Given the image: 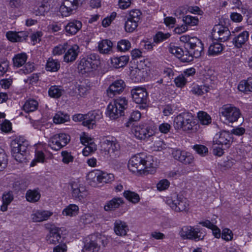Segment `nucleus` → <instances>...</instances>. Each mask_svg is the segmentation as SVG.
Returning <instances> with one entry per match:
<instances>
[{"mask_svg": "<svg viewBox=\"0 0 252 252\" xmlns=\"http://www.w3.org/2000/svg\"><path fill=\"white\" fill-rule=\"evenodd\" d=\"M170 183L166 179L160 181L157 184V187L158 190L161 191L166 189L169 187Z\"/></svg>", "mask_w": 252, "mask_h": 252, "instance_id": "338daca9", "label": "nucleus"}, {"mask_svg": "<svg viewBox=\"0 0 252 252\" xmlns=\"http://www.w3.org/2000/svg\"><path fill=\"white\" fill-rule=\"evenodd\" d=\"M70 141V136L65 133H60L54 135L49 141V145L52 149L58 151L65 146Z\"/></svg>", "mask_w": 252, "mask_h": 252, "instance_id": "2eb2a0df", "label": "nucleus"}, {"mask_svg": "<svg viewBox=\"0 0 252 252\" xmlns=\"http://www.w3.org/2000/svg\"><path fill=\"white\" fill-rule=\"evenodd\" d=\"M114 230L117 235L123 236L126 235L128 228L126 222L117 220L114 223Z\"/></svg>", "mask_w": 252, "mask_h": 252, "instance_id": "cd10ccee", "label": "nucleus"}, {"mask_svg": "<svg viewBox=\"0 0 252 252\" xmlns=\"http://www.w3.org/2000/svg\"><path fill=\"white\" fill-rule=\"evenodd\" d=\"M26 198L28 201L36 202L40 198V194L36 190L29 189L26 194Z\"/></svg>", "mask_w": 252, "mask_h": 252, "instance_id": "f704fd0d", "label": "nucleus"}, {"mask_svg": "<svg viewBox=\"0 0 252 252\" xmlns=\"http://www.w3.org/2000/svg\"><path fill=\"white\" fill-rule=\"evenodd\" d=\"M168 51L176 57L180 59L182 62L189 63L192 61V56L186 53V51L184 52L182 48L172 44H170Z\"/></svg>", "mask_w": 252, "mask_h": 252, "instance_id": "6ab92c4d", "label": "nucleus"}, {"mask_svg": "<svg viewBox=\"0 0 252 252\" xmlns=\"http://www.w3.org/2000/svg\"><path fill=\"white\" fill-rule=\"evenodd\" d=\"M181 42L185 43L186 53L189 55L196 58H199L204 54V47L201 41L196 37L183 35L180 38Z\"/></svg>", "mask_w": 252, "mask_h": 252, "instance_id": "f03ea898", "label": "nucleus"}, {"mask_svg": "<svg viewBox=\"0 0 252 252\" xmlns=\"http://www.w3.org/2000/svg\"><path fill=\"white\" fill-rule=\"evenodd\" d=\"M129 57L127 56H122L120 57H114L111 59V64L116 68L125 66L128 63Z\"/></svg>", "mask_w": 252, "mask_h": 252, "instance_id": "7c9ffc66", "label": "nucleus"}, {"mask_svg": "<svg viewBox=\"0 0 252 252\" xmlns=\"http://www.w3.org/2000/svg\"><path fill=\"white\" fill-rule=\"evenodd\" d=\"M78 210L79 208L77 205L70 204L63 210V214L66 216H73L78 214Z\"/></svg>", "mask_w": 252, "mask_h": 252, "instance_id": "a18cd8bd", "label": "nucleus"}, {"mask_svg": "<svg viewBox=\"0 0 252 252\" xmlns=\"http://www.w3.org/2000/svg\"><path fill=\"white\" fill-rule=\"evenodd\" d=\"M143 156V155L138 154L131 158L128 163V167L131 171L139 172L144 169L142 163Z\"/></svg>", "mask_w": 252, "mask_h": 252, "instance_id": "412c9836", "label": "nucleus"}, {"mask_svg": "<svg viewBox=\"0 0 252 252\" xmlns=\"http://www.w3.org/2000/svg\"><path fill=\"white\" fill-rule=\"evenodd\" d=\"M85 0H64L60 6V10L63 16H68L81 7Z\"/></svg>", "mask_w": 252, "mask_h": 252, "instance_id": "6e6552de", "label": "nucleus"}, {"mask_svg": "<svg viewBox=\"0 0 252 252\" xmlns=\"http://www.w3.org/2000/svg\"><path fill=\"white\" fill-rule=\"evenodd\" d=\"M96 180L99 183H107L113 180L114 176L106 173L97 172L95 174Z\"/></svg>", "mask_w": 252, "mask_h": 252, "instance_id": "473e14b6", "label": "nucleus"}, {"mask_svg": "<svg viewBox=\"0 0 252 252\" xmlns=\"http://www.w3.org/2000/svg\"><path fill=\"white\" fill-rule=\"evenodd\" d=\"M87 60L89 61V62L93 66V68H94V69L97 68L98 64L99 63V60H98V56L94 54H91L89 56H87L86 58Z\"/></svg>", "mask_w": 252, "mask_h": 252, "instance_id": "864d4df0", "label": "nucleus"}, {"mask_svg": "<svg viewBox=\"0 0 252 252\" xmlns=\"http://www.w3.org/2000/svg\"><path fill=\"white\" fill-rule=\"evenodd\" d=\"M233 142L231 134L228 131L222 130L216 134L213 143L220 145L224 148H229Z\"/></svg>", "mask_w": 252, "mask_h": 252, "instance_id": "4468645a", "label": "nucleus"}, {"mask_svg": "<svg viewBox=\"0 0 252 252\" xmlns=\"http://www.w3.org/2000/svg\"><path fill=\"white\" fill-rule=\"evenodd\" d=\"M142 163L144 165V169L142 170L144 173L154 174L156 172V164L153 156L149 155L144 157L143 155Z\"/></svg>", "mask_w": 252, "mask_h": 252, "instance_id": "5701e85b", "label": "nucleus"}, {"mask_svg": "<svg viewBox=\"0 0 252 252\" xmlns=\"http://www.w3.org/2000/svg\"><path fill=\"white\" fill-rule=\"evenodd\" d=\"M27 59V56L25 53L17 54L13 59L14 65L17 67H20L25 63Z\"/></svg>", "mask_w": 252, "mask_h": 252, "instance_id": "4c0bfd02", "label": "nucleus"}, {"mask_svg": "<svg viewBox=\"0 0 252 252\" xmlns=\"http://www.w3.org/2000/svg\"><path fill=\"white\" fill-rule=\"evenodd\" d=\"M113 43L109 40H102L98 43V49L101 54H109L112 51Z\"/></svg>", "mask_w": 252, "mask_h": 252, "instance_id": "c756f323", "label": "nucleus"}, {"mask_svg": "<svg viewBox=\"0 0 252 252\" xmlns=\"http://www.w3.org/2000/svg\"><path fill=\"white\" fill-rule=\"evenodd\" d=\"M9 63L6 60H0V76H2L7 71Z\"/></svg>", "mask_w": 252, "mask_h": 252, "instance_id": "69168bd1", "label": "nucleus"}, {"mask_svg": "<svg viewBox=\"0 0 252 252\" xmlns=\"http://www.w3.org/2000/svg\"><path fill=\"white\" fill-rule=\"evenodd\" d=\"M144 71L138 68L131 71V77L134 82H141L143 80Z\"/></svg>", "mask_w": 252, "mask_h": 252, "instance_id": "09e8293b", "label": "nucleus"}, {"mask_svg": "<svg viewBox=\"0 0 252 252\" xmlns=\"http://www.w3.org/2000/svg\"><path fill=\"white\" fill-rule=\"evenodd\" d=\"M79 68L82 73L91 72L94 68L93 67L91 63L86 58L83 59L79 65Z\"/></svg>", "mask_w": 252, "mask_h": 252, "instance_id": "e433bc0d", "label": "nucleus"}, {"mask_svg": "<svg viewBox=\"0 0 252 252\" xmlns=\"http://www.w3.org/2000/svg\"><path fill=\"white\" fill-rule=\"evenodd\" d=\"M72 196L79 200H82L87 195V189L85 186L78 182H73L71 184Z\"/></svg>", "mask_w": 252, "mask_h": 252, "instance_id": "4be33fe9", "label": "nucleus"}, {"mask_svg": "<svg viewBox=\"0 0 252 252\" xmlns=\"http://www.w3.org/2000/svg\"><path fill=\"white\" fill-rule=\"evenodd\" d=\"M38 103L34 99L26 101L23 106V110L26 112H32L37 109Z\"/></svg>", "mask_w": 252, "mask_h": 252, "instance_id": "ea45409f", "label": "nucleus"}, {"mask_svg": "<svg viewBox=\"0 0 252 252\" xmlns=\"http://www.w3.org/2000/svg\"><path fill=\"white\" fill-rule=\"evenodd\" d=\"M249 39V32L247 31H244L235 36L232 40L233 44L238 48L242 47Z\"/></svg>", "mask_w": 252, "mask_h": 252, "instance_id": "c85d7f7f", "label": "nucleus"}, {"mask_svg": "<svg viewBox=\"0 0 252 252\" xmlns=\"http://www.w3.org/2000/svg\"><path fill=\"white\" fill-rule=\"evenodd\" d=\"M219 112L225 120L231 123L237 121L241 115L240 109L231 104L223 105Z\"/></svg>", "mask_w": 252, "mask_h": 252, "instance_id": "423d86ee", "label": "nucleus"}, {"mask_svg": "<svg viewBox=\"0 0 252 252\" xmlns=\"http://www.w3.org/2000/svg\"><path fill=\"white\" fill-rule=\"evenodd\" d=\"M166 203L176 212H186L189 209V203L187 199L178 194H174L170 198H168Z\"/></svg>", "mask_w": 252, "mask_h": 252, "instance_id": "39448f33", "label": "nucleus"}, {"mask_svg": "<svg viewBox=\"0 0 252 252\" xmlns=\"http://www.w3.org/2000/svg\"><path fill=\"white\" fill-rule=\"evenodd\" d=\"M132 132L135 137L140 140H145L155 134L154 130L146 125L134 126Z\"/></svg>", "mask_w": 252, "mask_h": 252, "instance_id": "f8f14e48", "label": "nucleus"}, {"mask_svg": "<svg viewBox=\"0 0 252 252\" xmlns=\"http://www.w3.org/2000/svg\"><path fill=\"white\" fill-rule=\"evenodd\" d=\"M238 90L243 92H252V78H249L246 81H242L238 86Z\"/></svg>", "mask_w": 252, "mask_h": 252, "instance_id": "72a5a7b5", "label": "nucleus"}, {"mask_svg": "<svg viewBox=\"0 0 252 252\" xmlns=\"http://www.w3.org/2000/svg\"><path fill=\"white\" fill-rule=\"evenodd\" d=\"M61 235L59 233L58 229L52 228L50 232L49 236L47 240L50 243L56 244L59 242L61 239Z\"/></svg>", "mask_w": 252, "mask_h": 252, "instance_id": "58836bf2", "label": "nucleus"}, {"mask_svg": "<svg viewBox=\"0 0 252 252\" xmlns=\"http://www.w3.org/2000/svg\"><path fill=\"white\" fill-rule=\"evenodd\" d=\"M170 36L169 33H163L162 32H158L154 37V40L156 43H159L163 40L167 39Z\"/></svg>", "mask_w": 252, "mask_h": 252, "instance_id": "052dcab7", "label": "nucleus"}, {"mask_svg": "<svg viewBox=\"0 0 252 252\" xmlns=\"http://www.w3.org/2000/svg\"><path fill=\"white\" fill-rule=\"evenodd\" d=\"M130 42L126 40H122L118 43L117 48L120 51H126L130 48Z\"/></svg>", "mask_w": 252, "mask_h": 252, "instance_id": "3c124183", "label": "nucleus"}, {"mask_svg": "<svg viewBox=\"0 0 252 252\" xmlns=\"http://www.w3.org/2000/svg\"><path fill=\"white\" fill-rule=\"evenodd\" d=\"M233 233L228 228H224L222 230V232L221 233V238L222 239L229 241H231L233 239Z\"/></svg>", "mask_w": 252, "mask_h": 252, "instance_id": "680f3d73", "label": "nucleus"}, {"mask_svg": "<svg viewBox=\"0 0 252 252\" xmlns=\"http://www.w3.org/2000/svg\"><path fill=\"white\" fill-rule=\"evenodd\" d=\"M28 146L27 141L20 139H16L11 141V153L16 160L22 162L26 159L25 156L28 152Z\"/></svg>", "mask_w": 252, "mask_h": 252, "instance_id": "20e7f679", "label": "nucleus"}, {"mask_svg": "<svg viewBox=\"0 0 252 252\" xmlns=\"http://www.w3.org/2000/svg\"><path fill=\"white\" fill-rule=\"evenodd\" d=\"M85 0H64L60 6V10L63 16H68L81 7Z\"/></svg>", "mask_w": 252, "mask_h": 252, "instance_id": "9d476101", "label": "nucleus"}, {"mask_svg": "<svg viewBox=\"0 0 252 252\" xmlns=\"http://www.w3.org/2000/svg\"><path fill=\"white\" fill-rule=\"evenodd\" d=\"M126 87L125 82L122 80H118L110 85L107 89V94L110 98H112L122 93Z\"/></svg>", "mask_w": 252, "mask_h": 252, "instance_id": "aec40b11", "label": "nucleus"}, {"mask_svg": "<svg viewBox=\"0 0 252 252\" xmlns=\"http://www.w3.org/2000/svg\"><path fill=\"white\" fill-rule=\"evenodd\" d=\"M198 118L200 123L203 125H207L211 123V119L206 112L201 111L198 113Z\"/></svg>", "mask_w": 252, "mask_h": 252, "instance_id": "8fccbe9b", "label": "nucleus"}, {"mask_svg": "<svg viewBox=\"0 0 252 252\" xmlns=\"http://www.w3.org/2000/svg\"><path fill=\"white\" fill-rule=\"evenodd\" d=\"M132 98L135 103L138 104H146L147 101L148 93L146 89L136 87L131 91Z\"/></svg>", "mask_w": 252, "mask_h": 252, "instance_id": "a211bd4d", "label": "nucleus"}, {"mask_svg": "<svg viewBox=\"0 0 252 252\" xmlns=\"http://www.w3.org/2000/svg\"><path fill=\"white\" fill-rule=\"evenodd\" d=\"M0 129L5 132H8L11 130V124L6 120H2L0 123Z\"/></svg>", "mask_w": 252, "mask_h": 252, "instance_id": "13d9d810", "label": "nucleus"}, {"mask_svg": "<svg viewBox=\"0 0 252 252\" xmlns=\"http://www.w3.org/2000/svg\"><path fill=\"white\" fill-rule=\"evenodd\" d=\"M53 213L48 211H37L31 215L33 222H41L47 220Z\"/></svg>", "mask_w": 252, "mask_h": 252, "instance_id": "a878e982", "label": "nucleus"}, {"mask_svg": "<svg viewBox=\"0 0 252 252\" xmlns=\"http://www.w3.org/2000/svg\"><path fill=\"white\" fill-rule=\"evenodd\" d=\"M67 44L63 45H59L55 47L53 51V53L54 55H61L64 53L66 50Z\"/></svg>", "mask_w": 252, "mask_h": 252, "instance_id": "e2e57ef3", "label": "nucleus"}, {"mask_svg": "<svg viewBox=\"0 0 252 252\" xmlns=\"http://www.w3.org/2000/svg\"><path fill=\"white\" fill-rule=\"evenodd\" d=\"M210 89L211 87L209 86L206 85L200 86L197 85L192 88L191 92L194 94L201 95L209 92Z\"/></svg>", "mask_w": 252, "mask_h": 252, "instance_id": "79ce46f5", "label": "nucleus"}, {"mask_svg": "<svg viewBox=\"0 0 252 252\" xmlns=\"http://www.w3.org/2000/svg\"><path fill=\"white\" fill-rule=\"evenodd\" d=\"M180 235L184 239L193 240L195 241L203 240L205 236L199 228H194L191 226L183 227L180 232Z\"/></svg>", "mask_w": 252, "mask_h": 252, "instance_id": "9b49d317", "label": "nucleus"}, {"mask_svg": "<svg viewBox=\"0 0 252 252\" xmlns=\"http://www.w3.org/2000/svg\"><path fill=\"white\" fill-rule=\"evenodd\" d=\"M81 21L74 20L69 22L65 27L66 32L69 34H75L82 28Z\"/></svg>", "mask_w": 252, "mask_h": 252, "instance_id": "bb28decb", "label": "nucleus"}, {"mask_svg": "<svg viewBox=\"0 0 252 252\" xmlns=\"http://www.w3.org/2000/svg\"><path fill=\"white\" fill-rule=\"evenodd\" d=\"M64 90L62 87L58 86H51L49 91V95L54 98H59L63 94Z\"/></svg>", "mask_w": 252, "mask_h": 252, "instance_id": "c9c22d12", "label": "nucleus"}, {"mask_svg": "<svg viewBox=\"0 0 252 252\" xmlns=\"http://www.w3.org/2000/svg\"><path fill=\"white\" fill-rule=\"evenodd\" d=\"M173 157L186 165H191L194 163V157L189 153L179 149H174L172 152Z\"/></svg>", "mask_w": 252, "mask_h": 252, "instance_id": "dca6fc26", "label": "nucleus"}, {"mask_svg": "<svg viewBox=\"0 0 252 252\" xmlns=\"http://www.w3.org/2000/svg\"><path fill=\"white\" fill-rule=\"evenodd\" d=\"M223 50L222 46L219 43H214L211 44L208 50V53L210 55H216L220 54Z\"/></svg>", "mask_w": 252, "mask_h": 252, "instance_id": "37998d69", "label": "nucleus"}, {"mask_svg": "<svg viewBox=\"0 0 252 252\" xmlns=\"http://www.w3.org/2000/svg\"><path fill=\"white\" fill-rule=\"evenodd\" d=\"M123 196L126 199L133 204L138 203L140 200L138 194L129 190H125L123 192Z\"/></svg>", "mask_w": 252, "mask_h": 252, "instance_id": "2f4dec72", "label": "nucleus"}, {"mask_svg": "<svg viewBox=\"0 0 252 252\" xmlns=\"http://www.w3.org/2000/svg\"><path fill=\"white\" fill-rule=\"evenodd\" d=\"M29 183L25 179H19L15 181L13 184L14 189L17 191L25 190L28 187Z\"/></svg>", "mask_w": 252, "mask_h": 252, "instance_id": "a19ab883", "label": "nucleus"}, {"mask_svg": "<svg viewBox=\"0 0 252 252\" xmlns=\"http://www.w3.org/2000/svg\"><path fill=\"white\" fill-rule=\"evenodd\" d=\"M141 15V12L139 10L134 9L129 12L127 18L139 22Z\"/></svg>", "mask_w": 252, "mask_h": 252, "instance_id": "4d7b16f0", "label": "nucleus"}, {"mask_svg": "<svg viewBox=\"0 0 252 252\" xmlns=\"http://www.w3.org/2000/svg\"><path fill=\"white\" fill-rule=\"evenodd\" d=\"M77 90L78 93L76 92L75 94L78 93V94L82 96L86 94L87 92L90 90V87L87 85L81 84L78 85L75 87V90Z\"/></svg>", "mask_w": 252, "mask_h": 252, "instance_id": "bf43d9fd", "label": "nucleus"}, {"mask_svg": "<svg viewBox=\"0 0 252 252\" xmlns=\"http://www.w3.org/2000/svg\"><path fill=\"white\" fill-rule=\"evenodd\" d=\"M183 20L186 25H188L191 26L196 25L198 22L197 18L190 15L184 17Z\"/></svg>", "mask_w": 252, "mask_h": 252, "instance_id": "5fc2aeb1", "label": "nucleus"}, {"mask_svg": "<svg viewBox=\"0 0 252 252\" xmlns=\"http://www.w3.org/2000/svg\"><path fill=\"white\" fill-rule=\"evenodd\" d=\"M74 121H83V126L89 128H93L95 126L96 115L94 112H90L86 115L79 114L73 117Z\"/></svg>", "mask_w": 252, "mask_h": 252, "instance_id": "f3484780", "label": "nucleus"}, {"mask_svg": "<svg viewBox=\"0 0 252 252\" xmlns=\"http://www.w3.org/2000/svg\"><path fill=\"white\" fill-rule=\"evenodd\" d=\"M79 52V47L77 45H73L69 48L64 56V61L66 63L74 61Z\"/></svg>", "mask_w": 252, "mask_h": 252, "instance_id": "393cba45", "label": "nucleus"}, {"mask_svg": "<svg viewBox=\"0 0 252 252\" xmlns=\"http://www.w3.org/2000/svg\"><path fill=\"white\" fill-rule=\"evenodd\" d=\"M60 67V64L56 60L49 59L46 64V68L48 71H57Z\"/></svg>", "mask_w": 252, "mask_h": 252, "instance_id": "c03bdc74", "label": "nucleus"}, {"mask_svg": "<svg viewBox=\"0 0 252 252\" xmlns=\"http://www.w3.org/2000/svg\"><path fill=\"white\" fill-rule=\"evenodd\" d=\"M85 0H64L60 6V10L63 16H68L81 7Z\"/></svg>", "mask_w": 252, "mask_h": 252, "instance_id": "1a4fd4ad", "label": "nucleus"}, {"mask_svg": "<svg viewBox=\"0 0 252 252\" xmlns=\"http://www.w3.org/2000/svg\"><path fill=\"white\" fill-rule=\"evenodd\" d=\"M127 106V100L126 97L114 99L108 105L106 114L111 120H116L125 115L124 110Z\"/></svg>", "mask_w": 252, "mask_h": 252, "instance_id": "7ed1b4c3", "label": "nucleus"}, {"mask_svg": "<svg viewBox=\"0 0 252 252\" xmlns=\"http://www.w3.org/2000/svg\"><path fill=\"white\" fill-rule=\"evenodd\" d=\"M83 251L85 252H98L100 248V243L103 247L107 244L105 240L95 235L89 236L85 239Z\"/></svg>", "mask_w": 252, "mask_h": 252, "instance_id": "0eeeda50", "label": "nucleus"}, {"mask_svg": "<svg viewBox=\"0 0 252 252\" xmlns=\"http://www.w3.org/2000/svg\"><path fill=\"white\" fill-rule=\"evenodd\" d=\"M193 149L201 156H206L208 152V148L202 145H195L193 146Z\"/></svg>", "mask_w": 252, "mask_h": 252, "instance_id": "603ef678", "label": "nucleus"}, {"mask_svg": "<svg viewBox=\"0 0 252 252\" xmlns=\"http://www.w3.org/2000/svg\"><path fill=\"white\" fill-rule=\"evenodd\" d=\"M173 125L176 129H182L188 133H195L200 127L193 121V117L189 113H183L177 116Z\"/></svg>", "mask_w": 252, "mask_h": 252, "instance_id": "f257e3e1", "label": "nucleus"}, {"mask_svg": "<svg viewBox=\"0 0 252 252\" xmlns=\"http://www.w3.org/2000/svg\"><path fill=\"white\" fill-rule=\"evenodd\" d=\"M231 35L228 28L222 25H216L212 30V38L216 40L221 42L227 41Z\"/></svg>", "mask_w": 252, "mask_h": 252, "instance_id": "ddd939ff", "label": "nucleus"}, {"mask_svg": "<svg viewBox=\"0 0 252 252\" xmlns=\"http://www.w3.org/2000/svg\"><path fill=\"white\" fill-rule=\"evenodd\" d=\"M94 217L90 214H85L81 216L80 219V222L83 224H89L93 222Z\"/></svg>", "mask_w": 252, "mask_h": 252, "instance_id": "6e6d98bb", "label": "nucleus"}, {"mask_svg": "<svg viewBox=\"0 0 252 252\" xmlns=\"http://www.w3.org/2000/svg\"><path fill=\"white\" fill-rule=\"evenodd\" d=\"M138 22L132 20L127 18V20L125 22V30L126 32H133L137 27Z\"/></svg>", "mask_w": 252, "mask_h": 252, "instance_id": "49530a36", "label": "nucleus"}, {"mask_svg": "<svg viewBox=\"0 0 252 252\" xmlns=\"http://www.w3.org/2000/svg\"><path fill=\"white\" fill-rule=\"evenodd\" d=\"M125 203V201L123 198L114 197L111 200L106 202L104 209L107 212L113 211L118 209L121 205Z\"/></svg>", "mask_w": 252, "mask_h": 252, "instance_id": "b1692460", "label": "nucleus"}, {"mask_svg": "<svg viewBox=\"0 0 252 252\" xmlns=\"http://www.w3.org/2000/svg\"><path fill=\"white\" fill-rule=\"evenodd\" d=\"M69 120V116L62 113H58L55 115L53 121L56 124H62Z\"/></svg>", "mask_w": 252, "mask_h": 252, "instance_id": "de8ad7c7", "label": "nucleus"}, {"mask_svg": "<svg viewBox=\"0 0 252 252\" xmlns=\"http://www.w3.org/2000/svg\"><path fill=\"white\" fill-rule=\"evenodd\" d=\"M44 158L45 157L43 153L40 151H37L35 154V158L34 159L31 163V166H34L37 162H43Z\"/></svg>", "mask_w": 252, "mask_h": 252, "instance_id": "0e129e2a", "label": "nucleus"}, {"mask_svg": "<svg viewBox=\"0 0 252 252\" xmlns=\"http://www.w3.org/2000/svg\"><path fill=\"white\" fill-rule=\"evenodd\" d=\"M62 156L63 157L62 161L64 163L68 164L70 162L73 161L74 158L73 157L71 156L70 153L67 151H63L62 152Z\"/></svg>", "mask_w": 252, "mask_h": 252, "instance_id": "774afa93", "label": "nucleus"}]
</instances>
